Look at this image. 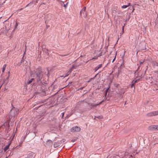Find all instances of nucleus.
I'll return each instance as SVG.
<instances>
[{
  "label": "nucleus",
  "mask_w": 158,
  "mask_h": 158,
  "mask_svg": "<svg viewBox=\"0 0 158 158\" xmlns=\"http://www.w3.org/2000/svg\"><path fill=\"white\" fill-rule=\"evenodd\" d=\"M47 144L48 145H51L52 144V142L51 140H49L47 141Z\"/></svg>",
  "instance_id": "obj_19"
},
{
  "label": "nucleus",
  "mask_w": 158,
  "mask_h": 158,
  "mask_svg": "<svg viewBox=\"0 0 158 158\" xmlns=\"http://www.w3.org/2000/svg\"><path fill=\"white\" fill-rule=\"evenodd\" d=\"M62 117L63 118L64 114V112L62 113Z\"/></svg>",
  "instance_id": "obj_33"
},
{
  "label": "nucleus",
  "mask_w": 158,
  "mask_h": 158,
  "mask_svg": "<svg viewBox=\"0 0 158 158\" xmlns=\"http://www.w3.org/2000/svg\"><path fill=\"white\" fill-rule=\"evenodd\" d=\"M60 55L61 56H66L67 55Z\"/></svg>",
  "instance_id": "obj_36"
},
{
  "label": "nucleus",
  "mask_w": 158,
  "mask_h": 158,
  "mask_svg": "<svg viewBox=\"0 0 158 158\" xmlns=\"http://www.w3.org/2000/svg\"><path fill=\"white\" fill-rule=\"evenodd\" d=\"M83 88H84V87H81V88H80L78 90H82V89H83Z\"/></svg>",
  "instance_id": "obj_31"
},
{
  "label": "nucleus",
  "mask_w": 158,
  "mask_h": 158,
  "mask_svg": "<svg viewBox=\"0 0 158 158\" xmlns=\"http://www.w3.org/2000/svg\"><path fill=\"white\" fill-rule=\"evenodd\" d=\"M101 56V53L99 54V55L98 56H98Z\"/></svg>",
  "instance_id": "obj_40"
},
{
  "label": "nucleus",
  "mask_w": 158,
  "mask_h": 158,
  "mask_svg": "<svg viewBox=\"0 0 158 158\" xmlns=\"http://www.w3.org/2000/svg\"><path fill=\"white\" fill-rule=\"evenodd\" d=\"M95 77H96V76H95V77H94V78H94Z\"/></svg>",
  "instance_id": "obj_41"
},
{
  "label": "nucleus",
  "mask_w": 158,
  "mask_h": 158,
  "mask_svg": "<svg viewBox=\"0 0 158 158\" xmlns=\"http://www.w3.org/2000/svg\"><path fill=\"white\" fill-rule=\"evenodd\" d=\"M97 118H98L99 119H102V117L101 116H98L97 117Z\"/></svg>",
  "instance_id": "obj_29"
},
{
  "label": "nucleus",
  "mask_w": 158,
  "mask_h": 158,
  "mask_svg": "<svg viewBox=\"0 0 158 158\" xmlns=\"http://www.w3.org/2000/svg\"><path fill=\"white\" fill-rule=\"evenodd\" d=\"M124 26H125V25H124L123 26V27H122V30H123V31H124Z\"/></svg>",
  "instance_id": "obj_34"
},
{
  "label": "nucleus",
  "mask_w": 158,
  "mask_h": 158,
  "mask_svg": "<svg viewBox=\"0 0 158 158\" xmlns=\"http://www.w3.org/2000/svg\"><path fill=\"white\" fill-rule=\"evenodd\" d=\"M137 79H136L135 80H133V82H134V83H136V82H137L138 81H139V80L141 79L140 78V77L139 76H137Z\"/></svg>",
  "instance_id": "obj_13"
},
{
  "label": "nucleus",
  "mask_w": 158,
  "mask_h": 158,
  "mask_svg": "<svg viewBox=\"0 0 158 158\" xmlns=\"http://www.w3.org/2000/svg\"><path fill=\"white\" fill-rule=\"evenodd\" d=\"M43 51L45 52V53L48 55L49 54V51L47 49H45L43 50Z\"/></svg>",
  "instance_id": "obj_20"
},
{
  "label": "nucleus",
  "mask_w": 158,
  "mask_h": 158,
  "mask_svg": "<svg viewBox=\"0 0 158 158\" xmlns=\"http://www.w3.org/2000/svg\"><path fill=\"white\" fill-rule=\"evenodd\" d=\"M75 141V139H72L71 140V142H74Z\"/></svg>",
  "instance_id": "obj_32"
},
{
  "label": "nucleus",
  "mask_w": 158,
  "mask_h": 158,
  "mask_svg": "<svg viewBox=\"0 0 158 158\" xmlns=\"http://www.w3.org/2000/svg\"><path fill=\"white\" fill-rule=\"evenodd\" d=\"M11 143V141H10L9 142L8 144L4 147V151L5 152L6 151L8 150V149L9 148L10 146V145Z\"/></svg>",
  "instance_id": "obj_8"
},
{
  "label": "nucleus",
  "mask_w": 158,
  "mask_h": 158,
  "mask_svg": "<svg viewBox=\"0 0 158 158\" xmlns=\"http://www.w3.org/2000/svg\"><path fill=\"white\" fill-rule=\"evenodd\" d=\"M30 3H29V4H28L26 6V7H27V6H28L30 4Z\"/></svg>",
  "instance_id": "obj_39"
},
{
  "label": "nucleus",
  "mask_w": 158,
  "mask_h": 158,
  "mask_svg": "<svg viewBox=\"0 0 158 158\" xmlns=\"http://www.w3.org/2000/svg\"><path fill=\"white\" fill-rule=\"evenodd\" d=\"M148 129L151 131L158 130V125H152L149 126Z\"/></svg>",
  "instance_id": "obj_6"
},
{
  "label": "nucleus",
  "mask_w": 158,
  "mask_h": 158,
  "mask_svg": "<svg viewBox=\"0 0 158 158\" xmlns=\"http://www.w3.org/2000/svg\"><path fill=\"white\" fill-rule=\"evenodd\" d=\"M152 65L154 67L158 66V63L156 61H153L152 62Z\"/></svg>",
  "instance_id": "obj_17"
},
{
  "label": "nucleus",
  "mask_w": 158,
  "mask_h": 158,
  "mask_svg": "<svg viewBox=\"0 0 158 158\" xmlns=\"http://www.w3.org/2000/svg\"><path fill=\"white\" fill-rule=\"evenodd\" d=\"M103 102V101L101 102L100 103H99L98 104H94L91 103H89L88 104V105L89 107H90L91 109H92L94 107H96L97 106L100 104L102 102Z\"/></svg>",
  "instance_id": "obj_7"
},
{
  "label": "nucleus",
  "mask_w": 158,
  "mask_h": 158,
  "mask_svg": "<svg viewBox=\"0 0 158 158\" xmlns=\"http://www.w3.org/2000/svg\"><path fill=\"white\" fill-rule=\"evenodd\" d=\"M46 7V5L44 3H42L40 4V6L39 7L41 9L42 8L43 9L44 8V7Z\"/></svg>",
  "instance_id": "obj_14"
},
{
  "label": "nucleus",
  "mask_w": 158,
  "mask_h": 158,
  "mask_svg": "<svg viewBox=\"0 0 158 158\" xmlns=\"http://www.w3.org/2000/svg\"><path fill=\"white\" fill-rule=\"evenodd\" d=\"M34 78H32L29 80L28 81H27L26 83V84H30L32 83L33 80H34Z\"/></svg>",
  "instance_id": "obj_15"
},
{
  "label": "nucleus",
  "mask_w": 158,
  "mask_h": 158,
  "mask_svg": "<svg viewBox=\"0 0 158 158\" xmlns=\"http://www.w3.org/2000/svg\"><path fill=\"white\" fill-rule=\"evenodd\" d=\"M132 84L131 86V88L133 87V86H134L135 84V83H134V82H133V81H132Z\"/></svg>",
  "instance_id": "obj_24"
},
{
  "label": "nucleus",
  "mask_w": 158,
  "mask_h": 158,
  "mask_svg": "<svg viewBox=\"0 0 158 158\" xmlns=\"http://www.w3.org/2000/svg\"><path fill=\"white\" fill-rule=\"evenodd\" d=\"M71 71H72V69H70V70L68 71V72L67 73L68 74H67V75H66L65 76H68V75L71 72Z\"/></svg>",
  "instance_id": "obj_23"
},
{
  "label": "nucleus",
  "mask_w": 158,
  "mask_h": 158,
  "mask_svg": "<svg viewBox=\"0 0 158 158\" xmlns=\"http://www.w3.org/2000/svg\"><path fill=\"white\" fill-rule=\"evenodd\" d=\"M102 66V64H100L98 65L96 67H95L94 68V71L95 72H96L97 70H98L99 69L101 68Z\"/></svg>",
  "instance_id": "obj_10"
},
{
  "label": "nucleus",
  "mask_w": 158,
  "mask_h": 158,
  "mask_svg": "<svg viewBox=\"0 0 158 158\" xmlns=\"http://www.w3.org/2000/svg\"><path fill=\"white\" fill-rule=\"evenodd\" d=\"M81 128L78 126H74L71 129V132H79L81 130Z\"/></svg>",
  "instance_id": "obj_5"
},
{
  "label": "nucleus",
  "mask_w": 158,
  "mask_h": 158,
  "mask_svg": "<svg viewBox=\"0 0 158 158\" xmlns=\"http://www.w3.org/2000/svg\"><path fill=\"white\" fill-rule=\"evenodd\" d=\"M92 79V78H91L90 79V80H89L88 81V82H90L91 80Z\"/></svg>",
  "instance_id": "obj_38"
},
{
  "label": "nucleus",
  "mask_w": 158,
  "mask_h": 158,
  "mask_svg": "<svg viewBox=\"0 0 158 158\" xmlns=\"http://www.w3.org/2000/svg\"><path fill=\"white\" fill-rule=\"evenodd\" d=\"M63 6L65 7V8H66L67 7V3L66 4H64Z\"/></svg>",
  "instance_id": "obj_28"
},
{
  "label": "nucleus",
  "mask_w": 158,
  "mask_h": 158,
  "mask_svg": "<svg viewBox=\"0 0 158 158\" xmlns=\"http://www.w3.org/2000/svg\"><path fill=\"white\" fill-rule=\"evenodd\" d=\"M143 62H144V61H143V62L140 61L139 62V66L135 72V73H136V72H138V70L140 66L141 65V64H143Z\"/></svg>",
  "instance_id": "obj_18"
},
{
  "label": "nucleus",
  "mask_w": 158,
  "mask_h": 158,
  "mask_svg": "<svg viewBox=\"0 0 158 158\" xmlns=\"http://www.w3.org/2000/svg\"><path fill=\"white\" fill-rule=\"evenodd\" d=\"M80 15L81 16H83L84 18L87 16V14L86 11V7H84L80 12Z\"/></svg>",
  "instance_id": "obj_3"
},
{
  "label": "nucleus",
  "mask_w": 158,
  "mask_h": 158,
  "mask_svg": "<svg viewBox=\"0 0 158 158\" xmlns=\"http://www.w3.org/2000/svg\"><path fill=\"white\" fill-rule=\"evenodd\" d=\"M153 0V1L154 0Z\"/></svg>",
  "instance_id": "obj_42"
},
{
  "label": "nucleus",
  "mask_w": 158,
  "mask_h": 158,
  "mask_svg": "<svg viewBox=\"0 0 158 158\" xmlns=\"http://www.w3.org/2000/svg\"><path fill=\"white\" fill-rule=\"evenodd\" d=\"M47 70L48 71V73L47 74V77H48L49 76V73L48 70V69H47Z\"/></svg>",
  "instance_id": "obj_25"
},
{
  "label": "nucleus",
  "mask_w": 158,
  "mask_h": 158,
  "mask_svg": "<svg viewBox=\"0 0 158 158\" xmlns=\"http://www.w3.org/2000/svg\"><path fill=\"white\" fill-rule=\"evenodd\" d=\"M35 74V77L38 82H41V80L44 77V73L42 71V69L41 67H39L36 69V71L31 72V75L32 77H34V73Z\"/></svg>",
  "instance_id": "obj_1"
},
{
  "label": "nucleus",
  "mask_w": 158,
  "mask_h": 158,
  "mask_svg": "<svg viewBox=\"0 0 158 158\" xmlns=\"http://www.w3.org/2000/svg\"><path fill=\"white\" fill-rule=\"evenodd\" d=\"M124 26H125V25H124L123 26V27H122V30H123V31H124Z\"/></svg>",
  "instance_id": "obj_35"
},
{
  "label": "nucleus",
  "mask_w": 158,
  "mask_h": 158,
  "mask_svg": "<svg viewBox=\"0 0 158 158\" xmlns=\"http://www.w3.org/2000/svg\"><path fill=\"white\" fill-rule=\"evenodd\" d=\"M158 115V110L151 112L147 114L148 117L155 116Z\"/></svg>",
  "instance_id": "obj_4"
},
{
  "label": "nucleus",
  "mask_w": 158,
  "mask_h": 158,
  "mask_svg": "<svg viewBox=\"0 0 158 158\" xmlns=\"http://www.w3.org/2000/svg\"><path fill=\"white\" fill-rule=\"evenodd\" d=\"M130 5V3H128L126 5H123L122 6V8L123 9H125L127 8V7L129 6Z\"/></svg>",
  "instance_id": "obj_16"
},
{
  "label": "nucleus",
  "mask_w": 158,
  "mask_h": 158,
  "mask_svg": "<svg viewBox=\"0 0 158 158\" xmlns=\"http://www.w3.org/2000/svg\"><path fill=\"white\" fill-rule=\"evenodd\" d=\"M60 145V143L58 142H56L54 143V147L56 148L58 147Z\"/></svg>",
  "instance_id": "obj_11"
},
{
  "label": "nucleus",
  "mask_w": 158,
  "mask_h": 158,
  "mask_svg": "<svg viewBox=\"0 0 158 158\" xmlns=\"http://www.w3.org/2000/svg\"><path fill=\"white\" fill-rule=\"evenodd\" d=\"M137 79H136L135 80H133V82H134V83H136V82H137L138 81H139V80L141 79L140 78V77L139 76H137Z\"/></svg>",
  "instance_id": "obj_12"
},
{
  "label": "nucleus",
  "mask_w": 158,
  "mask_h": 158,
  "mask_svg": "<svg viewBox=\"0 0 158 158\" xmlns=\"http://www.w3.org/2000/svg\"><path fill=\"white\" fill-rule=\"evenodd\" d=\"M6 66V64H4L3 66V67H2V72L3 73L4 72V71L5 70Z\"/></svg>",
  "instance_id": "obj_22"
},
{
  "label": "nucleus",
  "mask_w": 158,
  "mask_h": 158,
  "mask_svg": "<svg viewBox=\"0 0 158 158\" xmlns=\"http://www.w3.org/2000/svg\"><path fill=\"white\" fill-rule=\"evenodd\" d=\"M146 73V71L144 72H143L142 73H141V74H140V72H138V76L140 77V78H142L145 75Z\"/></svg>",
  "instance_id": "obj_9"
},
{
  "label": "nucleus",
  "mask_w": 158,
  "mask_h": 158,
  "mask_svg": "<svg viewBox=\"0 0 158 158\" xmlns=\"http://www.w3.org/2000/svg\"><path fill=\"white\" fill-rule=\"evenodd\" d=\"M59 3L61 6H63L64 4V2L62 1H59Z\"/></svg>",
  "instance_id": "obj_21"
},
{
  "label": "nucleus",
  "mask_w": 158,
  "mask_h": 158,
  "mask_svg": "<svg viewBox=\"0 0 158 158\" xmlns=\"http://www.w3.org/2000/svg\"><path fill=\"white\" fill-rule=\"evenodd\" d=\"M74 66H75V65L74 64H73L72 65V68H74Z\"/></svg>",
  "instance_id": "obj_37"
},
{
  "label": "nucleus",
  "mask_w": 158,
  "mask_h": 158,
  "mask_svg": "<svg viewBox=\"0 0 158 158\" xmlns=\"http://www.w3.org/2000/svg\"><path fill=\"white\" fill-rule=\"evenodd\" d=\"M98 57H93L92 59V60H95L98 59Z\"/></svg>",
  "instance_id": "obj_26"
},
{
  "label": "nucleus",
  "mask_w": 158,
  "mask_h": 158,
  "mask_svg": "<svg viewBox=\"0 0 158 158\" xmlns=\"http://www.w3.org/2000/svg\"><path fill=\"white\" fill-rule=\"evenodd\" d=\"M18 25V23L17 22H16V24L15 25V28H16V27H17Z\"/></svg>",
  "instance_id": "obj_30"
},
{
  "label": "nucleus",
  "mask_w": 158,
  "mask_h": 158,
  "mask_svg": "<svg viewBox=\"0 0 158 158\" xmlns=\"http://www.w3.org/2000/svg\"><path fill=\"white\" fill-rule=\"evenodd\" d=\"M116 54L115 55L114 58V59H113V60H112V62H114V61L115 60V58L116 57Z\"/></svg>",
  "instance_id": "obj_27"
},
{
  "label": "nucleus",
  "mask_w": 158,
  "mask_h": 158,
  "mask_svg": "<svg viewBox=\"0 0 158 158\" xmlns=\"http://www.w3.org/2000/svg\"><path fill=\"white\" fill-rule=\"evenodd\" d=\"M18 109L13 107L11 110L9 114V119H11L12 118H15L16 116L18 113Z\"/></svg>",
  "instance_id": "obj_2"
}]
</instances>
